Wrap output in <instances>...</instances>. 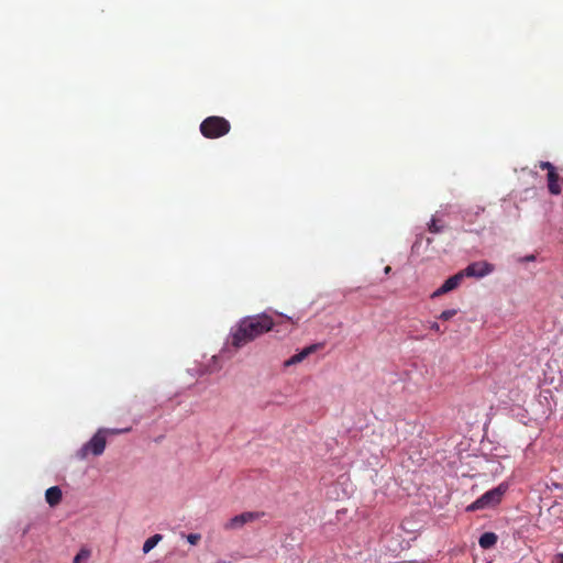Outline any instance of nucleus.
I'll use <instances>...</instances> for the list:
<instances>
[{
	"mask_svg": "<svg viewBox=\"0 0 563 563\" xmlns=\"http://www.w3.org/2000/svg\"><path fill=\"white\" fill-rule=\"evenodd\" d=\"M63 493L58 486H52L45 492L46 503L51 507L57 506L62 501Z\"/></svg>",
	"mask_w": 563,
	"mask_h": 563,
	"instance_id": "obj_10",
	"label": "nucleus"
},
{
	"mask_svg": "<svg viewBox=\"0 0 563 563\" xmlns=\"http://www.w3.org/2000/svg\"><path fill=\"white\" fill-rule=\"evenodd\" d=\"M319 346H320L319 344H312V345L305 347L299 353L292 355L290 358L285 361V363H284L285 367H289L291 365L302 362L310 354L314 353L319 349Z\"/></svg>",
	"mask_w": 563,
	"mask_h": 563,
	"instance_id": "obj_9",
	"label": "nucleus"
},
{
	"mask_svg": "<svg viewBox=\"0 0 563 563\" xmlns=\"http://www.w3.org/2000/svg\"><path fill=\"white\" fill-rule=\"evenodd\" d=\"M390 269H391L390 266H386L385 267V273L388 274L390 272Z\"/></svg>",
	"mask_w": 563,
	"mask_h": 563,
	"instance_id": "obj_21",
	"label": "nucleus"
},
{
	"mask_svg": "<svg viewBox=\"0 0 563 563\" xmlns=\"http://www.w3.org/2000/svg\"><path fill=\"white\" fill-rule=\"evenodd\" d=\"M494 271V266L487 262H474L461 271L463 277L482 278Z\"/></svg>",
	"mask_w": 563,
	"mask_h": 563,
	"instance_id": "obj_7",
	"label": "nucleus"
},
{
	"mask_svg": "<svg viewBox=\"0 0 563 563\" xmlns=\"http://www.w3.org/2000/svg\"><path fill=\"white\" fill-rule=\"evenodd\" d=\"M163 539L162 534H154L151 538H148L144 544H143V552L148 553L151 550H153L157 543Z\"/></svg>",
	"mask_w": 563,
	"mask_h": 563,
	"instance_id": "obj_12",
	"label": "nucleus"
},
{
	"mask_svg": "<svg viewBox=\"0 0 563 563\" xmlns=\"http://www.w3.org/2000/svg\"><path fill=\"white\" fill-rule=\"evenodd\" d=\"M507 490V485L500 484L499 486L486 492L474 503L467 506V511H476L479 509H486L498 505L501 501L504 494Z\"/></svg>",
	"mask_w": 563,
	"mask_h": 563,
	"instance_id": "obj_3",
	"label": "nucleus"
},
{
	"mask_svg": "<svg viewBox=\"0 0 563 563\" xmlns=\"http://www.w3.org/2000/svg\"><path fill=\"white\" fill-rule=\"evenodd\" d=\"M498 537L494 532H485L479 537L478 544L482 549H490L497 543Z\"/></svg>",
	"mask_w": 563,
	"mask_h": 563,
	"instance_id": "obj_11",
	"label": "nucleus"
},
{
	"mask_svg": "<svg viewBox=\"0 0 563 563\" xmlns=\"http://www.w3.org/2000/svg\"><path fill=\"white\" fill-rule=\"evenodd\" d=\"M263 516H264V512H260V511H245V512H242V514H240L238 516H234L233 518L228 520L223 525V528L225 530H239V529L243 528L246 523L253 522L255 520H258Z\"/></svg>",
	"mask_w": 563,
	"mask_h": 563,
	"instance_id": "obj_5",
	"label": "nucleus"
},
{
	"mask_svg": "<svg viewBox=\"0 0 563 563\" xmlns=\"http://www.w3.org/2000/svg\"><path fill=\"white\" fill-rule=\"evenodd\" d=\"M107 439L103 437V430H98L93 437L85 443L76 453L80 460L87 459L89 454L99 456L104 452Z\"/></svg>",
	"mask_w": 563,
	"mask_h": 563,
	"instance_id": "obj_4",
	"label": "nucleus"
},
{
	"mask_svg": "<svg viewBox=\"0 0 563 563\" xmlns=\"http://www.w3.org/2000/svg\"><path fill=\"white\" fill-rule=\"evenodd\" d=\"M430 329H431L432 331L437 332V333H440V334H442V333H443V331L441 330V328H440V325H439V323H438V322H431V323H430Z\"/></svg>",
	"mask_w": 563,
	"mask_h": 563,
	"instance_id": "obj_18",
	"label": "nucleus"
},
{
	"mask_svg": "<svg viewBox=\"0 0 563 563\" xmlns=\"http://www.w3.org/2000/svg\"><path fill=\"white\" fill-rule=\"evenodd\" d=\"M131 427L122 428V429H115V428H100L99 430H103V437L107 439L108 434L117 435L121 433H128L131 431Z\"/></svg>",
	"mask_w": 563,
	"mask_h": 563,
	"instance_id": "obj_13",
	"label": "nucleus"
},
{
	"mask_svg": "<svg viewBox=\"0 0 563 563\" xmlns=\"http://www.w3.org/2000/svg\"><path fill=\"white\" fill-rule=\"evenodd\" d=\"M274 325L273 318L266 313L245 317L232 327L228 342L233 347L241 349L273 330Z\"/></svg>",
	"mask_w": 563,
	"mask_h": 563,
	"instance_id": "obj_1",
	"label": "nucleus"
},
{
	"mask_svg": "<svg viewBox=\"0 0 563 563\" xmlns=\"http://www.w3.org/2000/svg\"><path fill=\"white\" fill-rule=\"evenodd\" d=\"M558 563H563V553L556 555Z\"/></svg>",
	"mask_w": 563,
	"mask_h": 563,
	"instance_id": "obj_19",
	"label": "nucleus"
},
{
	"mask_svg": "<svg viewBox=\"0 0 563 563\" xmlns=\"http://www.w3.org/2000/svg\"><path fill=\"white\" fill-rule=\"evenodd\" d=\"M534 260V255H530L528 257H526V261H533Z\"/></svg>",
	"mask_w": 563,
	"mask_h": 563,
	"instance_id": "obj_20",
	"label": "nucleus"
},
{
	"mask_svg": "<svg viewBox=\"0 0 563 563\" xmlns=\"http://www.w3.org/2000/svg\"><path fill=\"white\" fill-rule=\"evenodd\" d=\"M457 313L456 309H448L440 313L439 319L443 321H448L453 318Z\"/></svg>",
	"mask_w": 563,
	"mask_h": 563,
	"instance_id": "obj_15",
	"label": "nucleus"
},
{
	"mask_svg": "<svg viewBox=\"0 0 563 563\" xmlns=\"http://www.w3.org/2000/svg\"><path fill=\"white\" fill-rule=\"evenodd\" d=\"M90 552L88 550H81L75 558L74 563H80L82 560H87L89 558Z\"/></svg>",
	"mask_w": 563,
	"mask_h": 563,
	"instance_id": "obj_16",
	"label": "nucleus"
},
{
	"mask_svg": "<svg viewBox=\"0 0 563 563\" xmlns=\"http://www.w3.org/2000/svg\"><path fill=\"white\" fill-rule=\"evenodd\" d=\"M428 230L431 233H440L443 230V225L440 224V221L435 218H432L431 221L428 223Z\"/></svg>",
	"mask_w": 563,
	"mask_h": 563,
	"instance_id": "obj_14",
	"label": "nucleus"
},
{
	"mask_svg": "<svg viewBox=\"0 0 563 563\" xmlns=\"http://www.w3.org/2000/svg\"><path fill=\"white\" fill-rule=\"evenodd\" d=\"M464 277L461 272L456 273L455 275L449 277L437 290H434L431 295V298H438L444 294H448L454 289H456L461 283L463 282Z\"/></svg>",
	"mask_w": 563,
	"mask_h": 563,
	"instance_id": "obj_8",
	"label": "nucleus"
},
{
	"mask_svg": "<svg viewBox=\"0 0 563 563\" xmlns=\"http://www.w3.org/2000/svg\"><path fill=\"white\" fill-rule=\"evenodd\" d=\"M539 167L542 170H548L547 179H548V189L551 195H560L561 194V187L559 185V174L555 170V167L550 162H540Z\"/></svg>",
	"mask_w": 563,
	"mask_h": 563,
	"instance_id": "obj_6",
	"label": "nucleus"
},
{
	"mask_svg": "<svg viewBox=\"0 0 563 563\" xmlns=\"http://www.w3.org/2000/svg\"><path fill=\"white\" fill-rule=\"evenodd\" d=\"M201 539V536L199 533H190L187 536V541L191 544V545H196Z\"/></svg>",
	"mask_w": 563,
	"mask_h": 563,
	"instance_id": "obj_17",
	"label": "nucleus"
},
{
	"mask_svg": "<svg viewBox=\"0 0 563 563\" xmlns=\"http://www.w3.org/2000/svg\"><path fill=\"white\" fill-rule=\"evenodd\" d=\"M231 130L230 122L223 117L211 115L200 123V132L206 139H219Z\"/></svg>",
	"mask_w": 563,
	"mask_h": 563,
	"instance_id": "obj_2",
	"label": "nucleus"
}]
</instances>
